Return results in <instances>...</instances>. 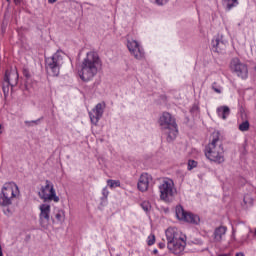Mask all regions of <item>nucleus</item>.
Returning a JSON list of instances; mask_svg holds the SVG:
<instances>
[{"mask_svg":"<svg viewBox=\"0 0 256 256\" xmlns=\"http://www.w3.org/2000/svg\"><path fill=\"white\" fill-rule=\"evenodd\" d=\"M159 125L165 135H167V141H175L179 130L177 129V122L175 118L169 112H163L159 118Z\"/></svg>","mask_w":256,"mask_h":256,"instance_id":"39448f33","label":"nucleus"},{"mask_svg":"<svg viewBox=\"0 0 256 256\" xmlns=\"http://www.w3.org/2000/svg\"><path fill=\"white\" fill-rule=\"evenodd\" d=\"M32 123H37V121H32Z\"/></svg>","mask_w":256,"mask_h":256,"instance_id":"a19ab883","label":"nucleus"},{"mask_svg":"<svg viewBox=\"0 0 256 256\" xmlns=\"http://www.w3.org/2000/svg\"><path fill=\"white\" fill-rule=\"evenodd\" d=\"M48 3H57V0H48Z\"/></svg>","mask_w":256,"mask_h":256,"instance_id":"58836bf2","label":"nucleus"},{"mask_svg":"<svg viewBox=\"0 0 256 256\" xmlns=\"http://www.w3.org/2000/svg\"><path fill=\"white\" fill-rule=\"evenodd\" d=\"M223 5L226 7V11H231V9H235L239 5V0H222Z\"/></svg>","mask_w":256,"mask_h":256,"instance_id":"6ab92c4d","label":"nucleus"},{"mask_svg":"<svg viewBox=\"0 0 256 256\" xmlns=\"http://www.w3.org/2000/svg\"><path fill=\"white\" fill-rule=\"evenodd\" d=\"M4 215H11V210L9 209L4 210Z\"/></svg>","mask_w":256,"mask_h":256,"instance_id":"2f4dec72","label":"nucleus"},{"mask_svg":"<svg viewBox=\"0 0 256 256\" xmlns=\"http://www.w3.org/2000/svg\"><path fill=\"white\" fill-rule=\"evenodd\" d=\"M40 199H43V201H53L54 203H59L60 199L59 196H57V191L55 190V185H53V182L50 180L45 181V185L41 186L40 192H39Z\"/></svg>","mask_w":256,"mask_h":256,"instance_id":"0eeeda50","label":"nucleus"},{"mask_svg":"<svg viewBox=\"0 0 256 256\" xmlns=\"http://www.w3.org/2000/svg\"><path fill=\"white\" fill-rule=\"evenodd\" d=\"M21 191L15 182H6L0 190V207H11L19 199Z\"/></svg>","mask_w":256,"mask_h":256,"instance_id":"20e7f679","label":"nucleus"},{"mask_svg":"<svg viewBox=\"0 0 256 256\" xmlns=\"http://www.w3.org/2000/svg\"><path fill=\"white\" fill-rule=\"evenodd\" d=\"M55 219L59 222L64 221L65 219V212L63 210H58L55 214Z\"/></svg>","mask_w":256,"mask_h":256,"instance_id":"5701e85b","label":"nucleus"},{"mask_svg":"<svg viewBox=\"0 0 256 256\" xmlns=\"http://www.w3.org/2000/svg\"><path fill=\"white\" fill-rule=\"evenodd\" d=\"M236 256H245V254H243V252H239V253H236Z\"/></svg>","mask_w":256,"mask_h":256,"instance_id":"c9c22d12","label":"nucleus"},{"mask_svg":"<svg viewBox=\"0 0 256 256\" xmlns=\"http://www.w3.org/2000/svg\"><path fill=\"white\" fill-rule=\"evenodd\" d=\"M107 185L110 189H115L116 187H121V181L119 180H107Z\"/></svg>","mask_w":256,"mask_h":256,"instance_id":"412c9836","label":"nucleus"},{"mask_svg":"<svg viewBox=\"0 0 256 256\" xmlns=\"http://www.w3.org/2000/svg\"><path fill=\"white\" fill-rule=\"evenodd\" d=\"M63 57H65V53L58 50L51 57L46 58V70L52 77H59L61 67H63L64 63Z\"/></svg>","mask_w":256,"mask_h":256,"instance_id":"423d86ee","label":"nucleus"},{"mask_svg":"<svg viewBox=\"0 0 256 256\" xmlns=\"http://www.w3.org/2000/svg\"><path fill=\"white\" fill-rule=\"evenodd\" d=\"M9 87H11V85L7 84L6 85L4 84L2 89H3V93L5 96L9 95Z\"/></svg>","mask_w":256,"mask_h":256,"instance_id":"bb28decb","label":"nucleus"},{"mask_svg":"<svg viewBox=\"0 0 256 256\" xmlns=\"http://www.w3.org/2000/svg\"><path fill=\"white\" fill-rule=\"evenodd\" d=\"M216 113L220 119L226 121L229 115H231V109L229 108V106H220L216 109Z\"/></svg>","mask_w":256,"mask_h":256,"instance_id":"f3484780","label":"nucleus"},{"mask_svg":"<svg viewBox=\"0 0 256 256\" xmlns=\"http://www.w3.org/2000/svg\"><path fill=\"white\" fill-rule=\"evenodd\" d=\"M167 247L173 255H183L187 247V236L176 227H169L166 230Z\"/></svg>","mask_w":256,"mask_h":256,"instance_id":"7ed1b4c3","label":"nucleus"},{"mask_svg":"<svg viewBox=\"0 0 256 256\" xmlns=\"http://www.w3.org/2000/svg\"><path fill=\"white\" fill-rule=\"evenodd\" d=\"M102 195L105 199L109 197V190L107 188H103Z\"/></svg>","mask_w":256,"mask_h":256,"instance_id":"c756f323","label":"nucleus"},{"mask_svg":"<svg viewBox=\"0 0 256 256\" xmlns=\"http://www.w3.org/2000/svg\"><path fill=\"white\" fill-rule=\"evenodd\" d=\"M23 75H24V77H26V79H29V77H31V73L29 72V69L24 68Z\"/></svg>","mask_w":256,"mask_h":256,"instance_id":"cd10ccee","label":"nucleus"},{"mask_svg":"<svg viewBox=\"0 0 256 256\" xmlns=\"http://www.w3.org/2000/svg\"><path fill=\"white\" fill-rule=\"evenodd\" d=\"M160 191V199L169 203L171 199H173L176 191H175V184L173 180H164L163 183L159 186Z\"/></svg>","mask_w":256,"mask_h":256,"instance_id":"1a4fd4ad","label":"nucleus"},{"mask_svg":"<svg viewBox=\"0 0 256 256\" xmlns=\"http://www.w3.org/2000/svg\"><path fill=\"white\" fill-rule=\"evenodd\" d=\"M156 5H165L169 0H154Z\"/></svg>","mask_w":256,"mask_h":256,"instance_id":"c85d7f7f","label":"nucleus"},{"mask_svg":"<svg viewBox=\"0 0 256 256\" xmlns=\"http://www.w3.org/2000/svg\"><path fill=\"white\" fill-rule=\"evenodd\" d=\"M0 256H3V248L0 245Z\"/></svg>","mask_w":256,"mask_h":256,"instance_id":"4c0bfd02","label":"nucleus"},{"mask_svg":"<svg viewBox=\"0 0 256 256\" xmlns=\"http://www.w3.org/2000/svg\"><path fill=\"white\" fill-rule=\"evenodd\" d=\"M250 124L249 121H244L239 125V131L245 132L249 129Z\"/></svg>","mask_w":256,"mask_h":256,"instance_id":"b1692460","label":"nucleus"},{"mask_svg":"<svg viewBox=\"0 0 256 256\" xmlns=\"http://www.w3.org/2000/svg\"><path fill=\"white\" fill-rule=\"evenodd\" d=\"M104 111L105 103H98L90 112H88L90 121L93 125H97V123L101 121V117H103Z\"/></svg>","mask_w":256,"mask_h":256,"instance_id":"ddd939ff","label":"nucleus"},{"mask_svg":"<svg viewBox=\"0 0 256 256\" xmlns=\"http://www.w3.org/2000/svg\"><path fill=\"white\" fill-rule=\"evenodd\" d=\"M3 131H4L3 125L0 123V135H3Z\"/></svg>","mask_w":256,"mask_h":256,"instance_id":"473e14b6","label":"nucleus"},{"mask_svg":"<svg viewBox=\"0 0 256 256\" xmlns=\"http://www.w3.org/2000/svg\"><path fill=\"white\" fill-rule=\"evenodd\" d=\"M230 71L239 77V79L245 80L249 77V67L237 57L231 59Z\"/></svg>","mask_w":256,"mask_h":256,"instance_id":"6e6552de","label":"nucleus"},{"mask_svg":"<svg viewBox=\"0 0 256 256\" xmlns=\"http://www.w3.org/2000/svg\"><path fill=\"white\" fill-rule=\"evenodd\" d=\"M225 233H227L226 226H219L216 228L213 233L214 243H221L223 241V237H225Z\"/></svg>","mask_w":256,"mask_h":256,"instance_id":"dca6fc26","label":"nucleus"},{"mask_svg":"<svg viewBox=\"0 0 256 256\" xmlns=\"http://www.w3.org/2000/svg\"><path fill=\"white\" fill-rule=\"evenodd\" d=\"M255 235H256V230H255Z\"/></svg>","mask_w":256,"mask_h":256,"instance_id":"79ce46f5","label":"nucleus"},{"mask_svg":"<svg viewBox=\"0 0 256 256\" xmlns=\"http://www.w3.org/2000/svg\"><path fill=\"white\" fill-rule=\"evenodd\" d=\"M175 212L179 221H185V223H193L194 225H197V223L200 221L198 215L185 211L181 205L176 206Z\"/></svg>","mask_w":256,"mask_h":256,"instance_id":"9d476101","label":"nucleus"},{"mask_svg":"<svg viewBox=\"0 0 256 256\" xmlns=\"http://www.w3.org/2000/svg\"><path fill=\"white\" fill-rule=\"evenodd\" d=\"M153 181L151 175L147 173H142L138 179L137 188L142 192L145 193L149 189V184Z\"/></svg>","mask_w":256,"mask_h":256,"instance_id":"2eb2a0df","label":"nucleus"},{"mask_svg":"<svg viewBox=\"0 0 256 256\" xmlns=\"http://www.w3.org/2000/svg\"><path fill=\"white\" fill-rule=\"evenodd\" d=\"M212 49L214 53H221L225 49V43L219 37H216L212 40Z\"/></svg>","mask_w":256,"mask_h":256,"instance_id":"a211bd4d","label":"nucleus"},{"mask_svg":"<svg viewBox=\"0 0 256 256\" xmlns=\"http://www.w3.org/2000/svg\"><path fill=\"white\" fill-rule=\"evenodd\" d=\"M4 83L10 85L12 89L13 87H17V85L19 84V72L16 70V68L6 70L4 76Z\"/></svg>","mask_w":256,"mask_h":256,"instance_id":"4468645a","label":"nucleus"},{"mask_svg":"<svg viewBox=\"0 0 256 256\" xmlns=\"http://www.w3.org/2000/svg\"><path fill=\"white\" fill-rule=\"evenodd\" d=\"M15 5H19L21 3V0H14Z\"/></svg>","mask_w":256,"mask_h":256,"instance_id":"72a5a7b5","label":"nucleus"},{"mask_svg":"<svg viewBox=\"0 0 256 256\" xmlns=\"http://www.w3.org/2000/svg\"><path fill=\"white\" fill-rule=\"evenodd\" d=\"M157 253H159V250L154 249V250H153V254H154V255H157Z\"/></svg>","mask_w":256,"mask_h":256,"instance_id":"e433bc0d","label":"nucleus"},{"mask_svg":"<svg viewBox=\"0 0 256 256\" xmlns=\"http://www.w3.org/2000/svg\"><path fill=\"white\" fill-rule=\"evenodd\" d=\"M204 155L210 163L223 165L225 163V148L221 142V134L216 131L210 137V142L204 149Z\"/></svg>","mask_w":256,"mask_h":256,"instance_id":"f257e3e1","label":"nucleus"},{"mask_svg":"<svg viewBox=\"0 0 256 256\" xmlns=\"http://www.w3.org/2000/svg\"><path fill=\"white\" fill-rule=\"evenodd\" d=\"M147 245L151 247L152 245H155V234H150L147 238Z\"/></svg>","mask_w":256,"mask_h":256,"instance_id":"a878e982","label":"nucleus"},{"mask_svg":"<svg viewBox=\"0 0 256 256\" xmlns=\"http://www.w3.org/2000/svg\"><path fill=\"white\" fill-rule=\"evenodd\" d=\"M198 162L195 160H189L187 169L188 171H193V169L197 168Z\"/></svg>","mask_w":256,"mask_h":256,"instance_id":"393cba45","label":"nucleus"},{"mask_svg":"<svg viewBox=\"0 0 256 256\" xmlns=\"http://www.w3.org/2000/svg\"><path fill=\"white\" fill-rule=\"evenodd\" d=\"M158 247L159 249H165V242H159Z\"/></svg>","mask_w":256,"mask_h":256,"instance_id":"7c9ffc66","label":"nucleus"},{"mask_svg":"<svg viewBox=\"0 0 256 256\" xmlns=\"http://www.w3.org/2000/svg\"><path fill=\"white\" fill-rule=\"evenodd\" d=\"M127 49L133 58L141 61V59H145V50L137 40H128L127 41Z\"/></svg>","mask_w":256,"mask_h":256,"instance_id":"9b49d317","label":"nucleus"},{"mask_svg":"<svg viewBox=\"0 0 256 256\" xmlns=\"http://www.w3.org/2000/svg\"><path fill=\"white\" fill-rule=\"evenodd\" d=\"M39 210H40V214H39L40 225L45 229L49 227V222L51 221V205L41 204L39 206Z\"/></svg>","mask_w":256,"mask_h":256,"instance_id":"f8f14e48","label":"nucleus"},{"mask_svg":"<svg viewBox=\"0 0 256 256\" xmlns=\"http://www.w3.org/2000/svg\"><path fill=\"white\" fill-rule=\"evenodd\" d=\"M247 199H249V196L244 197V203L247 205Z\"/></svg>","mask_w":256,"mask_h":256,"instance_id":"f704fd0d","label":"nucleus"},{"mask_svg":"<svg viewBox=\"0 0 256 256\" xmlns=\"http://www.w3.org/2000/svg\"><path fill=\"white\" fill-rule=\"evenodd\" d=\"M211 89L214 90L218 95H221V93H223V86H221L217 82L212 83Z\"/></svg>","mask_w":256,"mask_h":256,"instance_id":"aec40b11","label":"nucleus"},{"mask_svg":"<svg viewBox=\"0 0 256 256\" xmlns=\"http://www.w3.org/2000/svg\"><path fill=\"white\" fill-rule=\"evenodd\" d=\"M140 205L145 213H149L151 211V203L149 201H143Z\"/></svg>","mask_w":256,"mask_h":256,"instance_id":"4be33fe9","label":"nucleus"},{"mask_svg":"<svg viewBox=\"0 0 256 256\" xmlns=\"http://www.w3.org/2000/svg\"><path fill=\"white\" fill-rule=\"evenodd\" d=\"M99 69H101V58L97 52L90 51L83 59L78 75L82 81H91L99 73Z\"/></svg>","mask_w":256,"mask_h":256,"instance_id":"f03ea898","label":"nucleus"},{"mask_svg":"<svg viewBox=\"0 0 256 256\" xmlns=\"http://www.w3.org/2000/svg\"><path fill=\"white\" fill-rule=\"evenodd\" d=\"M7 1V3H11V0H6Z\"/></svg>","mask_w":256,"mask_h":256,"instance_id":"ea45409f","label":"nucleus"}]
</instances>
